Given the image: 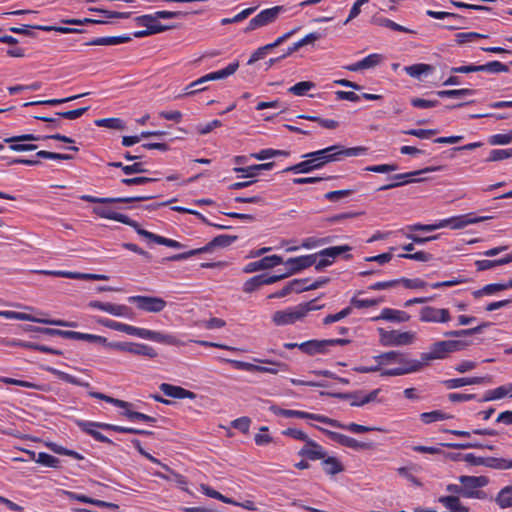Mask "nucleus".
<instances>
[{
    "instance_id": "obj_9",
    "label": "nucleus",
    "mask_w": 512,
    "mask_h": 512,
    "mask_svg": "<svg viewBox=\"0 0 512 512\" xmlns=\"http://www.w3.org/2000/svg\"><path fill=\"white\" fill-rule=\"evenodd\" d=\"M0 316L6 319H15L20 321H31L35 323H42L54 326H62V327H76L77 324L75 322H69L60 319H47V318H38L31 314L16 312V311H0Z\"/></svg>"
},
{
    "instance_id": "obj_35",
    "label": "nucleus",
    "mask_w": 512,
    "mask_h": 512,
    "mask_svg": "<svg viewBox=\"0 0 512 512\" xmlns=\"http://www.w3.org/2000/svg\"><path fill=\"white\" fill-rule=\"evenodd\" d=\"M376 363L380 365L381 368L388 365H397L398 362L401 361V352L399 351H389L382 354H379L374 357Z\"/></svg>"
},
{
    "instance_id": "obj_29",
    "label": "nucleus",
    "mask_w": 512,
    "mask_h": 512,
    "mask_svg": "<svg viewBox=\"0 0 512 512\" xmlns=\"http://www.w3.org/2000/svg\"><path fill=\"white\" fill-rule=\"evenodd\" d=\"M299 455L310 460H319L326 457V452L319 444L308 439L305 445L300 449Z\"/></svg>"
},
{
    "instance_id": "obj_23",
    "label": "nucleus",
    "mask_w": 512,
    "mask_h": 512,
    "mask_svg": "<svg viewBox=\"0 0 512 512\" xmlns=\"http://www.w3.org/2000/svg\"><path fill=\"white\" fill-rule=\"evenodd\" d=\"M154 195H139L134 197H116V198H99L91 195H83L81 199L91 203L108 204V203H130L135 201H145L153 199Z\"/></svg>"
},
{
    "instance_id": "obj_2",
    "label": "nucleus",
    "mask_w": 512,
    "mask_h": 512,
    "mask_svg": "<svg viewBox=\"0 0 512 512\" xmlns=\"http://www.w3.org/2000/svg\"><path fill=\"white\" fill-rule=\"evenodd\" d=\"M468 345L467 342L461 340H442L433 343L428 352L421 354L424 365H428L433 360H442L449 356L450 353L460 351Z\"/></svg>"
},
{
    "instance_id": "obj_20",
    "label": "nucleus",
    "mask_w": 512,
    "mask_h": 512,
    "mask_svg": "<svg viewBox=\"0 0 512 512\" xmlns=\"http://www.w3.org/2000/svg\"><path fill=\"white\" fill-rule=\"evenodd\" d=\"M96 322L106 328L124 332L128 335L137 336L139 338H142V336H143L144 328H138L135 326L117 322V321L107 319V318H98V319H96Z\"/></svg>"
},
{
    "instance_id": "obj_42",
    "label": "nucleus",
    "mask_w": 512,
    "mask_h": 512,
    "mask_svg": "<svg viewBox=\"0 0 512 512\" xmlns=\"http://www.w3.org/2000/svg\"><path fill=\"white\" fill-rule=\"evenodd\" d=\"M238 67H239V63L237 61L230 63L224 69L209 73L208 78L210 81L225 79V78L233 75L237 71Z\"/></svg>"
},
{
    "instance_id": "obj_4",
    "label": "nucleus",
    "mask_w": 512,
    "mask_h": 512,
    "mask_svg": "<svg viewBox=\"0 0 512 512\" xmlns=\"http://www.w3.org/2000/svg\"><path fill=\"white\" fill-rule=\"evenodd\" d=\"M462 485L463 497L469 499H485L486 494L480 488L488 484V479L485 476H465L462 475L458 478Z\"/></svg>"
},
{
    "instance_id": "obj_43",
    "label": "nucleus",
    "mask_w": 512,
    "mask_h": 512,
    "mask_svg": "<svg viewBox=\"0 0 512 512\" xmlns=\"http://www.w3.org/2000/svg\"><path fill=\"white\" fill-rule=\"evenodd\" d=\"M475 94V90L469 88L441 90L437 95L441 98H460L463 96H471Z\"/></svg>"
},
{
    "instance_id": "obj_5",
    "label": "nucleus",
    "mask_w": 512,
    "mask_h": 512,
    "mask_svg": "<svg viewBox=\"0 0 512 512\" xmlns=\"http://www.w3.org/2000/svg\"><path fill=\"white\" fill-rule=\"evenodd\" d=\"M378 333L380 336V343L383 346H405L413 344L416 340V333L412 331H387L383 328H378Z\"/></svg>"
},
{
    "instance_id": "obj_40",
    "label": "nucleus",
    "mask_w": 512,
    "mask_h": 512,
    "mask_svg": "<svg viewBox=\"0 0 512 512\" xmlns=\"http://www.w3.org/2000/svg\"><path fill=\"white\" fill-rule=\"evenodd\" d=\"M88 94L89 93H82V94H79V95H74V96L67 97V98H62V99H49V100H41V101H31V102L24 103L23 106L24 107L34 106V105L57 106V105H60L62 103L73 101V100L78 99L80 97H84V96H86Z\"/></svg>"
},
{
    "instance_id": "obj_46",
    "label": "nucleus",
    "mask_w": 512,
    "mask_h": 512,
    "mask_svg": "<svg viewBox=\"0 0 512 512\" xmlns=\"http://www.w3.org/2000/svg\"><path fill=\"white\" fill-rule=\"evenodd\" d=\"M374 22L379 26H384V27L390 28L394 31L405 32V33H414V31H412L402 25H399L396 22H394L388 18H383V17L375 18Z\"/></svg>"
},
{
    "instance_id": "obj_15",
    "label": "nucleus",
    "mask_w": 512,
    "mask_h": 512,
    "mask_svg": "<svg viewBox=\"0 0 512 512\" xmlns=\"http://www.w3.org/2000/svg\"><path fill=\"white\" fill-rule=\"evenodd\" d=\"M350 250L351 248L348 245L333 246L323 249L322 251L316 254V263H314L313 265L315 266V269L317 271H320L323 268L331 265L337 256Z\"/></svg>"
},
{
    "instance_id": "obj_55",
    "label": "nucleus",
    "mask_w": 512,
    "mask_h": 512,
    "mask_svg": "<svg viewBox=\"0 0 512 512\" xmlns=\"http://www.w3.org/2000/svg\"><path fill=\"white\" fill-rule=\"evenodd\" d=\"M512 157V148L509 149H494L490 151L489 157L487 161L495 162L501 161L507 158Z\"/></svg>"
},
{
    "instance_id": "obj_57",
    "label": "nucleus",
    "mask_w": 512,
    "mask_h": 512,
    "mask_svg": "<svg viewBox=\"0 0 512 512\" xmlns=\"http://www.w3.org/2000/svg\"><path fill=\"white\" fill-rule=\"evenodd\" d=\"M305 419L315 420L324 424H328L335 428L343 427V424H341L339 421L320 414H313L307 412V416L305 417Z\"/></svg>"
},
{
    "instance_id": "obj_26",
    "label": "nucleus",
    "mask_w": 512,
    "mask_h": 512,
    "mask_svg": "<svg viewBox=\"0 0 512 512\" xmlns=\"http://www.w3.org/2000/svg\"><path fill=\"white\" fill-rule=\"evenodd\" d=\"M486 219L485 217L471 218L469 215L455 216L439 221L440 228L451 227L452 229H462L467 225L474 224Z\"/></svg>"
},
{
    "instance_id": "obj_30",
    "label": "nucleus",
    "mask_w": 512,
    "mask_h": 512,
    "mask_svg": "<svg viewBox=\"0 0 512 512\" xmlns=\"http://www.w3.org/2000/svg\"><path fill=\"white\" fill-rule=\"evenodd\" d=\"M104 423H98V422H89V421H79L78 426L87 434L92 436L95 440L103 443L113 444V442L96 430V428H101V425Z\"/></svg>"
},
{
    "instance_id": "obj_44",
    "label": "nucleus",
    "mask_w": 512,
    "mask_h": 512,
    "mask_svg": "<svg viewBox=\"0 0 512 512\" xmlns=\"http://www.w3.org/2000/svg\"><path fill=\"white\" fill-rule=\"evenodd\" d=\"M95 125L115 130H124L125 123L119 118H103L95 120Z\"/></svg>"
},
{
    "instance_id": "obj_61",
    "label": "nucleus",
    "mask_w": 512,
    "mask_h": 512,
    "mask_svg": "<svg viewBox=\"0 0 512 512\" xmlns=\"http://www.w3.org/2000/svg\"><path fill=\"white\" fill-rule=\"evenodd\" d=\"M491 145H507L512 142V130L507 134H495L488 140Z\"/></svg>"
},
{
    "instance_id": "obj_58",
    "label": "nucleus",
    "mask_w": 512,
    "mask_h": 512,
    "mask_svg": "<svg viewBox=\"0 0 512 512\" xmlns=\"http://www.w3.org/2000/svg\"><path fill=\"white\" fill-rule=\"evenodd\" d=\"M351 313H352V307H346V308H344L343 310H341L340 312H338L336 314L327 315L323 319V323L325 325H329L331 323H334V322H337V321H340V320L344 319L345 317L349 316Z\"/></svg>"
},
{
    "instance_id": "obj_17",
    "label": "nucleus",
    "mask_w": 512,
    "mask_h": 512,
    "mask_svg": "<svg viewBox=\"0 0 512 512\" xmlns=\"http://www.w3.org/2000/svg\"><path fill=\"white\" fill-rule=\"evenodd\" d=\"M319 430H321L322 432H324L331 440L345 446V447H348V448H351V449H354V450H366V449H369L371 448V445L368 444V443H364V442H360L352 437H349L347 435H344V434H341V433H337V432H333V431H330V430H327V429H323V428H320V427H317Z\"/></svg>"
},
{
    "instance_id": "obj_53",
    "label": "nucleus",
    "mask_w": 512,
    "mask_h": 512,
    "mask_svg": "<svg viewBox=\"0 0 512 512\" xmlns=\"http://www.w3.org/2000/svg\"><path fill=\"white\" fill-rule=\"evenodd\" d=\"M130 407L128 408H124L125 411L123 412V415L125 417H127L128 419L130 420H138V421H144V422H149V423H154L156 422V419L154 417H151L149 415H146L144 413H141V412H136V411H132L129 409Z\"/></svg>"
},
{
    "instance_id": "obj_41",
    "label": "nucleus",
    "mask_w": 512,
    "mask_h": 512,
    "mask_svg": "<svg viewBox=\"0 0 512 512\" xmlns=\"http://www.w3.org/2000/svg\"><path fill=\"white\" fill-rule=\"evenodd\" d=\"M322 466L324 471L329 475H335L344 470L341 462L335 457H325L322 459Z\"/></svg>"
},
{
    "instance_id": "obj_31",
    "label": "nucleus",
    "mask_w": 512,
    "mask_h": 512,
    "mask_svg": "<svg viewBox=\"0 0 512 512\" xmlns=\"http://www.w3.org/2000/svg\"><path fill=\"white\" fill-rule=\"evenodd\" d=\"M438 501L447 509L445 512H470L469 507L461 503L459 496H441Z\"/></svg>"
},
{
    "instance_id": "obj_27",
    "label": "nucleus",
    "mask_w": 512,
    "mask_h": 512,
    "mask_svg": "<svg viewBox=\"0 0 512 512\" xmlns=\"http://www.w3.org/2000/svg\"><path fill=\"white\" fill-rule=\"evenodd\" d=\"M159 389L164 393V395L176 398V399H195L196 394L192 391L186 390L180 386L168 384V383H162L159 386Z\"/></svg>"
},
{
    "instance_id": "obj_18",
    "label": "nucleus",
    "mask_w": 512,
    "mask_h": 512,
    "mask_svg": "<svg viewBox=\"0 0 512 512\" xmlns=\"http://www.w3.org/2000/svg\"><path fill=\"white\" fill-rule=\"evenodd\" d=\"M379 392V389H375L367 394L364 393L363 391H356L354 393H336L335 397L340 399L351 400V406H363L367 403L375 401L377 399Z\"/></svg>"
},
{
    "instance_id": "obj_63",
    "label": "nucleus",
    "mask_w": 512,
    "mask_h": 512,
    "mask_svg": "<svg viewBox=\"0 0 512 512\" xmlns=\"http://www.w3.org/2000/svg\"><path fill=\"white\" fill-rule=\"evenodd\" d=\"M308 282V279H293L288 285L292 292L300 293L309 290Z\"/></svg>"
},
{
    "instance_id": "obj_32",
    "label": "nucleus",
    "mask_w": 512,
    "mask_h": 512,
    "mask_svg": "<svg viewBox=\"0 0 512 512\" xmlns=\"http://www.w3.org/2000/svg\"><path fill=\"white\" fill-rule=\"evenodd\" d=\"M93 213L105 219L114 220L120 223H128V216L114 211L109 206H96L93 208Z\"/></svg>"
},
{
    "instance_id": "obj_3",
    "label": "nucleus",
    "mask_w": 512,
    "mask_h": 512,
    "mask_svg": "<svg viewBox=\"0 0 512 512\" xmlns=\"http://www.w3.org/2000/svg\"><path fill=\"white\" fill-rule=\"evenodd\" d=\"M319 306L315 305V301H310L307 303H301L297 306L276 311L272 316V321L277 326H284L293 324L297 321L302 320L310 311L319 309Z\"/></svg>"
},
{
    "instance_id": "obj_21",
    "label": "nucleus",
    "mask_w": 512,
    "mask_h": 512,
    "mask_svg": "<svg viewBox=\"0 0 512 512\" xmlns=\"http://www.w3.org/2000/svg\"><path fill=\"white\" fill-rule=\"evenodd\" d=\"M317 255H303L295 258H289L283 263L288 267L287 275H293L306 269L316 263Z\"/></svg>"
},
{
    "instance_id": "obj_64",
    "label": "nucleus",
    "mask_w": 512,
    "mask_h": 512,
    "mask_svg": "<svg viewBox=\"0 0 512 512\" xmlns=\"http://www.w3.org/2000/svg\"><path fill=\"white\" fill-rule=\"evenodd\" d=\"M382 60V55L380 54H370L361 60V64L363 69H369L377 66Z\"/></svg>"
},
{
    "instance_id": "obj_51",
    "label": "nucleus",
    "mask_w": 512,
    "mask_h": 512,
    "mask_svg": "<svg viewBox=\"0 0 512 512\" xmlns=\"http://www.w3.org/2000/svg\"><path fill=\"white\" fill-rule=\"evenodd\" d=\"M439 170H440V167H426V168H424L422 170H418V171L396 174L392 178L395 180H398V181H406L408 179H414L413 177L416 175H419L422 173H427V172H435V171H439Z\"/></svg>"
},
{
    "instance_id": "obj_60",
    "label": "nucleus",
    "mask_w": 512,
    "mask_h": 512,
    "mask_svg": "<svg viewBox=\"0 0 512 512\" xmlns=\"http://www.w3.org/2000/svg\"><path fill=\"white\" fill-rule=\"evenodd\" d=\"M313 169L311 167V164L310 162L308 161V159L306 158V160L300 162V163H297L293 166H290L288 168H286L284 170V172H293V173H310L312 172Z\"/></svg>"
},
{
    "instance_id": "obj_13",
    "label": "nucleus",
    "mask_w": 512,
    "mask_h": 512,
    "mask_svg": "<svg viewBox=\"0 0 512 512\" xmlns=\"http://www.w3.org/2000/svg\"><path fill=\"white\" fill-rule=\"evenodd\" d=\"M282 11V6H275L261 11L249 21L247 27L245 28V32H250L273 23L276 21Z\"/></svg>"
},
{
    "instance_id": "obj_49",
    "label": "nucleus",
    "mask_w": 512,
    "mask_h": 512,
    "mask_svg": "<svg viewBox=\"0 0 512 512\" xmlns=\"http://www.w3.org/2000/svg\"><path fill=\"white\" fill-rule=\"evenodd\" d=\"M270 410L276 415H281V416H284L287 418L297 417V418L305 419V417L307 416V412L298 411V410L282 409L275 405H272L270 407Z\"/></svg>"
},
{
    "instance_id": "obj_25",
    "label": "nucleus",
    "mask_w": 512,
    "mask_h": 512,
    "mask_svg": "<svg viewBox=\"0 0 512 512\" xmlns=\"http://www.w3.org/2000/svg\"><path fill=\"white\" fill-rule=\"evenodd\" d=\"M282 263L283 259L278 255L266 256L258 261L248 263L244 268V272L252 273L259 270L270 269Z\"/></svg>"
},
{
    "instance_id": "obj_50",
    "label": "nucleus",
    "mask_w": 512,
    "mask_h": 512,
    "mask_svg": "<svg viewBox=\"0 0 512 512\" xmlns=\"http://www.w3.org/2000/svg\"><path fill=\"white\" fill-rule=\"evenodd\" d=\"M484 465L491 468L505 470L512 468V460L504 458H485Z\"/></svg>"
},
{
    "instance_id": "obj_11",
    "label": "nucleus",
    "mask_w": 512,
    "mask_h": 512,
    "mask_svg": "<svg viewBox=\"0 0 512 512\" xmlns=\"http://www.w3.org/2000/svg\"><path fill=\"white\" fill-rule=\"evenodd\" d=\"M128 302L135 303L139 310L149 313H159L163 311L167 305L163 298L156 296H130Z\"/></svg>"
},
{
    "instance_id": "obj_38",
    "label": "nucleus",
    "mask_w": 512,
    "mask_h": 512,
    "mask_svg": "<svg viewBox=\"0 0 512 512\" xmlns=\"http://www.w3.org/2000/svg\"><path fill=\"white\" fill-rule=\"evenodd\" d=\"M495 502L501 509L512 508V486L502 488L498 492Z\"/></svg>"
},
{
    "instance_id": "obj_37",
    "label": "nucleus",
    "mask_w": 512,
    "mask_h": 512,
    "mask_svg": "<svg viewBox=\"0 0 512 512\" xmlns=\"http://www.w3.org/2000/svg\"><path fill=\"white\" fill-rule=\"evenodd\" d=\"M67 339L83 340L87 342L107 345V339L103 336L81 333L76 331H68Z\"/></svg>"
},
{
    "instance_id": "obj_48",
    "label": "nucleus",
    "mask_w": 512,
    "mask_h": 512,
    "mask_svg": "<svg viewBox=\"0 0 512 512\" xmlns=\"http://www.w3.org/2000/svg\"><path fill=\"white\" fill-rule=\"evenodd\" d=\"M480 72H488V73H501L508 72L507 65L499 62L492 61L483 65H479Z\"/></svg>"
},
{
    "instance_id": "obj_54",
    "label": "nucleus",
    "mask_w": 512,
    "mask_h": 512,
    "mask_svg": "<svg viewBox=\"0 0 512 512\" xmlns=\"http://www.w3.org/2000/svg\"><path fill=\"white\" fill-rule=\"evenodd\" d=\"M432 70V66L428 64H414L411 66L405 67L406 73L411 77H419L421 74L429 72Z\"/></svg>"
},
{
    "instance_id": "obj_14",
    "label": "nucleus",
    "mask_w": 512,
    "mask_h": 512,
    "mask_svg": "<svg viewBox=\"0 0 512 512\" xmlns=\"http://www.w3.org/2000/svg\"><path fill=\"white\" fill-rule=\"evenodd\" d=\"M88 306L93 309L104 311L115 317L132 319L134 317L133 310L123 304H113L110 302H101L97 300L90 301Z\"/></svg>"
},
{
    "instance_id": "obj_52",
    "label": "nucleus",
    "mask_w": 512,
    "mask_h": 512,
    "mask_svg": "<svg viewBox=\"0 0 512 512\" xmlns=\"http://www.w3.org/2000/svg\"><path fill=\"white\" fill-rule=\"evenodd\" d=\"M315 84L310 81H301L293 85L289 88V92L297 95V96H303L307 91L314 88Z\"/></svg>"
},
{
    "instance_id": "obj_56",
    "label": "nucleus",
    "mask_w": 512,
    "mask_h": 512,
    "mask_svg": "<svg viewBox=\"0 0 512 512\" xmlns=\"http://www.w3.org/2000/svg\"><path fill=\"white\" fill-rule=\"evenodd\" d=\"M486 35L477 33V32H460L456 34V42L459 45H462L467 42L474 41L479 38H486Z\"/></svg>"
},
{
    "instance_id": "obj_39",
    "label": "nucleus",
    "mask_w": 512,
    "mask_h": 512,
    "mask_svg": "<svg viewBox=\"0 0 512 512\" xmlns=\"http://www.w3.org/2000/svg\"><path fill=\"white\" fill-rule=\"evenodd\" d=\"M31 458L44 466L57 468L59 466V459L45 452L38 453L37 457L35 452H29Z\"/></svg>"
},
{
    "instance_id": "obj_10",
    "label": "nucleus",
    "mask_w": 512,
    "mask_h": 512,
    "mask_svg": "<svg viewBox=\"0 0 512 512\" xmlns=\"http://www.w3.org/2000/svg\"><path fill=\"white\" fill-rule=\"evenodd\" d=\"M349 341L346 339H327V340H309L300 343L298 349L307 355H316L326 353L329 347L336 345H345Z\"/></svg>"
},
{
    "instance_id": "obj_7",
    "label": "nucleus",
    "mask_w": 512,
    "mask_h": 512,
    "mask_svg": "<svg viewBox=\"0 0 512 512\" xmlns=\"http://www.w3.org/2000/svg\"><path fill=\"white\" fill-rule=\"evenodd\" d=\"M424 366V362L421 358L420 360L410 359L401 352V361L393 368H386L382 370V376H400L410 374L422 370Z\"/></svg>"
},
{
    "instance_id": "obj_6",
    "label": "nucleus",
    "mask_w": 512,
    "mask_h": 512,
    "mask_svg": "<svg viewBox=\"0 0 512 512\" xmlns=\"http://www.w3.org/2000/svg\"><path fill=\"white\" fill-rule=\"evenodd\" d=\"M227 362L234 365L236 369L245 370L249 372L269 373L277 374L279 371H286L288 366L282 362H273L267 359L257 360L260 363H266L272 365V367L256 365L249 362L237 361V360H226Z\"/></svg>"
},
{
    "instance_id": "obj_16",
    "label": "nucleus",
    "mask_w": 512,
    "mask_h": 512,
    "mask_svg": "<svg viewBox=\"0 0 512 512\" xmlns=\"http://www.w3.org/2000/svg\"><path fill=\"white\" fill-rule=\"evenodd\" d=\"M419 319L422 322L447 323L451 315L448 309L425 306L420 310Z\"/></svg>"
},
{
    "instance_id": "obj_59",
    "label": "nucleus",
    "mask_w": 512,
    "mask_h": 512,
    "mask_svg": "<svg viewBox=\"0 0 512 512\" xmlns=\"http://www.w3.org/2000/svg\"><path fill=\"white\" fill-rule=\"evenodd\" d=\"M399 257L404 258V259L420 261V262H428V261L432 260V258H433V256L430 253H427L424 251L400 254Z\"/></svg>"
},
{
    "instance_id": "obj_47",
    "label": "nucleus",
    "mask_w": 512,
    "mask_h": 512,
    "mask_svg": "<svg viewBox=\"0 0 512 512\" xmlns=\"http://www.w3.org/2000/svg\"><path fill=\"white\" fill-rule=\"evenodd\" d=\"M209 78H208V74L200 77L199 79L191 82L187 87H186V93L185 95H193L197 92H201V91H204L206 90V87L205 86H202L203 84L209 82Z\"/></svg>"
},
{
    "instance_id": "obj_62",
    "label": "nucleus",
    "mask_w": 512,
    "mask_h": 512,
    "mask_svg": "<svg viewBox=\"0 0 512 512\" xmlns=\"http://www.w3.org/2000/svg\"><path fill=\"white\" fill-rule=\"evenodd\" d=\"M263 285L262 275L254 276L247 280L243 286V291L246 293H251L257 290L260 286Z\"/></svg>"
},
{
    "instance_id": "obj_33",
    "label": "nucleus",
    "mask_w": 512,
    "mask_h": 512,
    "mask_svg": "<svg viewBox=\"0 0 512 512\" xmlns=\"http://www.w3.org/2000/svg\"><path fill=\"white\" fill-rule=\"evenodd\" d=\"M131 40H132V38L129 35L107 36V37L95 38V39L87 42L85 45H87V46H113V45L127 43Z\"/></svg>"
},
{
    "instance_id": "obj_28",
    "label": "nucleus",
    "mask_w": 512,
    "mask_h": 512,
    "mask_svg": "<svg viewBox=\"0 0 512 512\" xmlns=\"http://www.w3.org/2000/svg\"><path fill=\"white\" fill-rule=\"evenodd\" d=\"M142 339H148L157 343L167 345H182L183 343L171 334H164L158 331H153L144 328Z\"/></svg>"
},
{
    "instance_id": "obj_22",
    "label": "nucleus",
    "mask_w": 512,
    "mask_h": 512,
    "mask_svg": "<svg viewBox=\"0 0 512 512\" xmlns=\"http://www.w3.org/2000/svg\"><path fill=\"white\" fill-rule=\"evenodd\" d=\"M40 139H43V137L36 136L34 134H23L19 136H14L10 138H6L4 142L10 143V149L17 152L22 151H33L37 149V146L34 144H20L17 142H24V141H38Z\"/></svg>"
},
{
    "instance_id": "obj_24",
    "label": "nucleus",
    "mask_w": 512,
    "mask_h": 512,
    "mask_svg": "<svg viewBox=\"0 0 512 512\" xmlns=\"http://www.w3.org/2000/svg\"><path fill=\"white\" fill-rule=\"evenodd\" d=\"M40 274L50 275L55 277H64L70 279H81V280H108V276L101 274H89V273H80V272H71V271H50V270H41L38 271Z\"/></svg>"
},
{
    "instance_id": "obj_45",
    "label": "nucleus",
    "mask_w": 512,
    "mask_h": 512,
    "mask_svg": "<svg viewBox=\"0 0 512 512\" xmlns=\"http://www.w3.org/2000/svg\"><path fill=\"white\" fill-rule=\"evenodd\" d=\"M420 418H421L422 422H424L425 424H430L432 422L450 419V418H452V415L443 413L439 410H435V411H431V412L422 413L420 415Z\"/></svg>"
},
{
    "instance_id": "obj_8",
    "label": "nucleus",
    "mask_w": 512,
    "mask_h": 512,
    "mask_svg": "<svg viewBox=\"0 0 512 512\" xmlns=\"http://www.w3.org/2000/svg\"><path fill=\"white\" fill-rule=\"evenodd\" d=\"M237 240V236L232 235H219L216 236L209 244L204 247L193 249L184 253L176 254L171 257L173 261H180L187 259L191 256L205 253L211 250L212 247H227Z\"/></svg>"
},
{
    "instance_id": "obj_34",
    "label": "nucleus",
    "mask_w": 512,
    "mask_h": 512,
    "mask_svg": "<svg viewBox=\"0 0 512 512\" xmlns=\"http://www.w3.org/2000/svg\"><path fill=\"white\" fill-rule=\"evenodd\" d=\"M377 319H383L387 321L402 323L410 320V315L405 311L384 308L381 311V314L377 317Z\"/></svg>"
},
{
    "instance_id": "obj_12",
    "label": "nucleus",
    "mask_w": 512,
    "mask_h": 512,
    "mask_svg": "<svg viewBox=\"0 0 512 512\" xmlns=\"http://www.w3.org/2000/svg\"><path fill=\"white\" fill-rule=\"evenodd\" d=\"M106 346L111 349L125 351L134 355H141L148 358H155L157 356V352L153 347L141 343L107 342Z\"/></svg>"
},
{
    "instance_id": "obj_19",
    "label": "nucleus",
    "mask_w": 512,
    "mask_h": 512,
    "mask_svg": "<svg viewBox=\"0 0 512 512\" xmlns=\"http://www.w3.org/2000/svg\"><path fill=\"white\" fill-rule=\"evenodd\" d=\"M135 22L138 26L146 27L150 33L157 34L174 28L173 25H163L158 21L156 14H146L136 17Z\"/></svg>"
},
{
    "instance_id": "obj_36",
    "label": "nucleus",
    "mask_w": 512,
    "mask_h": 512,
    "mask_svg": "<svg viewBox=\"0 0 512 512\" xmlns=\"http://www.w3.org/2000/svg\"><path fill=\"white\" fill-rule=\"evenodd\" d=\"M509 393H511V397H512V384L500 386L493 390H488L485 393L484 397L480 401L487 402V401L501 399V398L505 397L506 395H508Z\"/></svg>"
},
{
    "instance_id": "obj_1",
    "label": "nucleus",
    "mask_w": 512,
    "mask_h": 512,
    "mask_svg": "<svg viewBox=\"0 0 512 512\" xmlns=\"http://www.w3.org/2000/svg\"><path fill=\"white\" fill-rule=\"evenodd\" d=\"M366 153L367 148L363 146L344 148L341 145H332L318 151L307 153L303 155V157L308 159L314 171L322 168L327 163L340 161L342 157H358Z\"/></svg>"
}]
</instances>
